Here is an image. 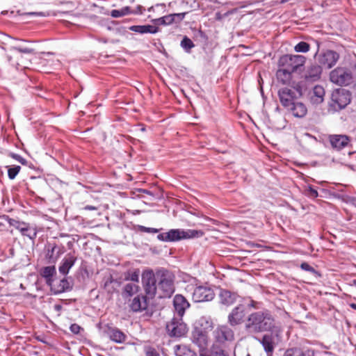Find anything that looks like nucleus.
Segmentation results:
<instances>
[{
    "mask_svg": "<svg viewBox=\"0 0 356 356\" xmlns=\"http://www.w3.org/2000/svg\"><path fill=\"white\" fill-rule=\"evenodd\" d=\"M175 356H197V354L185 345H176L174 346Z\"/></svg>",
    "mask_w": 356,
    "mask_h": 356,
    "instance_id": "31",
    "label": "nucleus"
},
{
    "mask_svg": "<svg viewBox=\"0 0 356 356\" xmlns=\"http://www.w3.org/2000/svg\"><path fill=\"white\" fill-rule=\"evenodd\" d=\"M220 302L225 305L229 306L236 302L238 295L236 293L228 290H221L220 292Z\"/></svg>",
    "mask_w": 356,
    "mask_h": 356,
    "instance_id": "26",
    "label": "nucleus"
},
{
    "mask_svg": "<svg viewBox=\"0 0 356 356\" xmlns=\"http://www.w3.org/2000/svg\"><path fill=\"white\" fill-rule=\"evenodd\" d=\"M159 232V229L153 228V227H148V230L147 233H151V234H156Z\"/></svg>",
    "mask_w": 356,
    "mask_h": 356,
    "instance_id": "52",
    "label": "nucleus"
},
{
    "mask_svg": "<svg viewBox=\"0 0 356 356\" xmlns=\"http://www.w3.org/2000/svg\"><path fill=\"white\" fill-rule=\"evenodd\" d=\"M287 109L291 112L294 117L298 118H303L307 113L306 106L302 102H297V100Z\"/></svg>",
    "mask_w": 356,
    "mask_h": 356,
    "instance_id": "25",
    "label": "nucleus"
},
{
    "mask_svg": "<svg viewBox=\"0 0 356 356\" xmlns=\"http://www.w3.org/2000/svg\"><path fill=\"white\" fill-rule=\"evenodd\" d=\"M264 350L269 353H272L274 350L273 341L270 335L265 334L260 340Z\"/></svg>",
    "mask_w": 356,
    "mask_h": 356,
    "instance_id": "34",
    "label": "nucleus"
},
{
    "mask_svg": "<svg viewBox=\"0 0 356 356\" xmlns=\"http://www.w3.org/2000/svg\"><path fill=\"white\" fill-rule=\"evenodd\" d=\"M141 131H145V128L143 127V128L141 129Z\"/></svg>",
    "mask_w": 356,
    "mask_h": 356,
    "instance_id": "61",
    "label": "nucleus"
},
{
    "mask_svg": "<svg viewBox=\"0 0 356 356\" xmlns=\"http://www.w3.org/2000/svg\"><path fill=\"white\" fill-rule=\"evenodd\" d=\"M156 272L147 270L143 273L142 284L145 292V296L149 299L154 298L158 293V285Z\"/></svg>",
    "mask_w": 356,
    "mask_h": 356,
    "instance_id": "6",
    "label": "nucleus"
},
{
    "mask_svg": "<svg viewBox=\"0 0 356 356\" xmlns=\"http://www.w3.org/2000/svg\"><path fill=\"white\" fill-rule=\"evenodd\" d=\"M292 72L284 67H279L276 72V77L278 82L284 85H289L292 80Z\"/></svg>",
    "mask_w": 356,
    "mask_h": 356,
    "instance_id": "27",
    "label": "nucleus"
},
{
    "mask_svg": "<svg viewBox=\"0 0 356 356\" xmlns=\"http://www.w3.org/2000/svg\"><path fill=\"white\" fill-rule=\"evenodd\" d=\"M289 1V0H281V2H282V3H284V2H286V1Z\"/></svg>",
    "mask_w": 356,
    "mask_h": 356,
    "instance_id": "59",
    "label": "nucleus"
},
{
    "mask_svg": "<svg viewBox=\"0 0 356 356\" xmlns=\"http://www.w3.org/2000/svg\"><path fill=\"white\" fill-rule=\"evenodd\" d=\"M56 273V267L54 265H52L44 267L41 270V275L45 278L47 284L51 286L53 277Z\"/></svg>",
    "mask_w": 356,
    "mask_h": 356,
    "instance_id": "30",
    "label": "nucleus"
},
{
    "mask_svg": "<svg viewBox=\"0 0 356 356\" xmlns=\"http://www.w3.org/2000/svg\"><path fill=\"white\" fill-rule=\"evenodd\" d=\"M181 47L186 53H191V49L195 47L193 42L186 35L184 36L181 42Z\"/></svg>",
    "mask_w": 356,
    "mask_h": 356,
    "instance_id": "36",
    "label": "nucleus"
},
{
    "mask_svg": "<svg viewBox=\"0 0 356 356\" xmlns=\"http://www.w3.org/2000/svg\"><path fill=\"white\" fill-rule=\"evenodd\" d=\"M107 335L109 339L116 343H122L125 342L127 335L117 327H108L107 330Z\"/></svg>",
    "mask_w": 356,
    "mask_h": 356,
    "instance_id": "22",
    "label": "nucleus"
},
{
    "mask_svg": "<svg viewBox=\"0 0 356 356\" xmlns=\"http://www.w3.org/2000/svg\"><path fill=\"white\" fill-rule=\"evenodd\" d=\"M192 341L200 349H204L207 346V335L202 330L195 328L192 333Z\"/></svg>",
    "mask_w": 356,
    "mask_h": 356,
    "instance_id": "21",
    "label": "nucleus"
},
{
    "mask_svg": "<svg viewBox=\"0 0 356 356\" xmlns=\"http://www.w3.org/2000/svg\"><path fill=\"white\" fill-rule=\"evenodd\" d=\"M9 155L10 157L19 162L22 165H26L27 163V161L18 154L11 152Z\"/></svg>",
    "mask_w": 356,
    "mask_h": 356,
    "instance_id": "44",
    "label": "nucleus"
},
{
    "mask_svg": "<svg viewBox=\"0 0 356 356\" xmlns=\"http://www.w3.org/2000/svg\"><path fill=\"white\" fill-rule=\"evenodd\" d=\"M21 234L22 236H26L33 241L37 237L38 231L36 227H32L27 223L26 227L22 229Z\"/></svg>",
    "mask_w": 356,
    "mask_h": 356,
    "instance_id": "35",
    "label": "nucleus"
},
{
    "mask_svg": "<svg viewBox=\"0 0 356 356\" xmlns=\"http://www.w3.org/2000/svg\"><path fill=\"white\" fill-rule=\"evenodd\" d=\"M187 13H173L163 16L159 18L154 19L152 20L153 24L158 27V26H168L173 23H179L185 17Z\"/></svg>",
    "mask_w": 356,
    "mask_h": 356,
    "instance_id": "12",
    "label": "nucleus"
},
{
    "mask_svg": "<svg viewBox=\"0 0 356 356\" xmlns=\"http://www.w3.org/2000/svg\"><path fill=\"white\" fill-rule=\"evenodd\" d=\"M350 92L346 89H337L332 94V106L335 109L344 108L350 102Z\"/></svg>",
    "mask_w": 356,
    "mask_h": 356,
    "instance_id": "10",
    "label": "nucleus"
},
{
    "mask_svg": "<svg viewBox=\"0 0 356 356\" xmlns=\"http://www.w3.org/2000/svg\"><path fill=\"white\" fill-rule=\"evenodd\" d=\"M353 204L356 207V197L353 199Z\"/></svg>",
    "mask_w": 356,
    "mask_h": 356,
    "instance_id": "58",
    "label": "nucleus"
},
{
    "mask_svg": "<svg viewBox=\"0 0 356 356\" xmlns=\"http://www.w3.org/2000/svg\"><path fill=\"white\" fill-rule=\"evenodd\" d=\"M214 336L219 343L232 341L234 338V331L227 325H220L214 331Z\"/></svg>",
    "mask_w": 356,
    "mask_h": 356,
    "instance_id": "16",
    "label": "nucleus"
},
{
    "mask_svg": "<svg viewBox=\"0 0 356 356\" xmlns=\"http://www.w3.org/2000/svg\"><path fill=\"white\" fill-rule=\"evenodd\" d=\"M314 351L311 350H303L300 348H293L287 349L284 356H314Z\"/></svg>",
    "mask_w": 356,
    "mask_h": 356,
    "instance_id": "32",
    "label": "nucleus"
},
{
    "mask_svg": "<svg viewBox=\"0 0 356 356\" xmlns=\"http://www.w3.org/2000/svg\"><path fill=\"white\" fill-rule=\"evenodd\" d=\"M72 289L71 283L67 278H63L60 280L59 284L57 286L51 287L54 294H59L65 291H67Z\"/></svg>",
    "mask_w": 356,
    "mask_h": 356,
    "instance_id": "33",
    "label": "nucleus"
},
{
    "mask_svg": "<svg viewBox=\"0 0 356 356\" xmlns=\"http://www.w3.org/2000/svg\"><path fill=\"white\" fill-rule=\"evenodd\" d=\"M129 30L138 33L145 34L151 33L155 34L159 31V28L149 24L146 25H133L129 27Z\"/></svg>",
    "mask_w": 356,
    "mask_h": 356,
    "instance_id": "24",
    "label": "nucleus"
},
{
    "mask_svg": "<svg viewBox=\"0 0 356 356\" xmlns=\"http://www.w3.org/2000/svg\"><path fill=\"white\" fill-rule=\"evenodd\" d=\"M216 19H218V20H220L222 18V16L220 14V13H216Z\"/></svg>",
    "mask_w": 356,
    "mask_h": 356,
    "instance_id": "55",
    "label": "nucleus"
},
{
    "mask_svg": "<svg viewBox=\"0 0 356 356\" xmlns=\"http://www.w3.org/2000/svg\"><path fill=\"white\" fill-rule=\"evenodd\" d=\"M144 350L145 356H161L159 352L152 346H145Z\"/></svg>",
    "mask_w": 356,
    "mask_h": 356,
    "instance_id": "40",
    "label": "nucleus"
},
{
    "mask_svg": "<svg viewBox=\"0 0 356 356\" xmlns=\"http://www.w3.org/2000/svg\"><path fill=\"white\" fill-rule=\"evenodd\" d=\"M278 96L282 105L286 109L298 99L294 90L287 87L278 90Z\"/></svg>",
    "mask_w": 356,
    "mask_h": 356,
    "instance_id": "13",
    "label": "nucleus"
},
{
    "mask_svg": "<svg viewBox=\"0 0 356 356\" xmlns=\"http://www.w3.org/2000/svg\"><path fill=\"white\" fill-rule=\"evenodd\" d=\"M229 12H228V13H226L224 15H225V16H227V15H229Z\"/></svg>",
    "mask_w": 356,
    "mask_h": 356,
    "instance_id": "62",
    "label": "nucleus"
},
{
    "mask_svg": "<svg viewBox=\"0 0 356 356\" xmlns=\"http://www.w3.org/2000/svg\"><path fill=\"white\" fill-rule=\"evenodd\" d=\"M245 307L243 305H238L229 314L227 321L231 326L234 327L245 323Z\"/></svg>",
    "mask_w": 356,
    "mask_h": 356,
    "instance_id": "11",
    "label": "nucleus"
},
{
    "mask_svg": "<svg viewBox=\"0 0 356 356\" xmlns=\"http://www.w3.org/2000/svg\"><path fill=\"white\" fill-rule=\"evenodd\" d=\"M325 95L324 88L319 85L315 86L312 90V95L311 96V101L314 104H320L323 101Z\"/></svg>",
    "mask_w": 356,
    "mask_h": 356,
    "instance_id": "29",
    "label": "nucleus"
},
{
    "mask_svg": "<svg viewBox=\"0 0 356 356\" xmlns=\"http://www.w3.org/2000/svg\"><path fill=\"white\" fill-rule=\"evenodd\" d=\"M138 229L141 232H147L148 227L143 225H138Z\"/></svg>",
    "mask_w": 356,
    "mask_h": 356,
    "instance_id": "51",
    "label": "nucleus"
},
{
    "mask_svg": "<svg viewBox=\"0 0 356 356\" xmlns=\"http://www.w3.org/2000/svg\"><path fill=\"white\" fill-rule=\"evenodd\" d=\"M322 67L318 64H312L307 66L303 74L304 79L309 83H313L321 79Z\"/></svg>",
    "mask_w": 356,
    "mask_h": 356,
    "instance_id": "14",
    "label": "nucleus"
},
{
    "mask_svg": "<svg viewBox=\"0 0 356 356\" xmlns=\"http://www.w3.org/2000/svg\"><path fill=\"white\" fill-rule=\"evenodd\" d=\"M187 289L191 291L192 299L195 302L211 301L215 297L213 290L207 285L188 286Z\"/></svg>",
    "mask_w": 356,
    "mask_h": 356,
    "instance_id": "4",
    "label": "nucleus"
},
{
    "mask_svg": "<svg viewBox=\"0 0 356 356\" xmlns=\"http://www.w3.org/2000/svg\"><path fill=\"white\" fill-rule=\"evenodd\" d=\"M126 280H131L134 282H138L139 281V270H136L132 273H128L125 277Z\"/></svg>",
    "mask_w": 356,
    "mask_h": 356,
    "instance_id": "41",
    "label": "nucleus"
},
{
    "mask_svg": "<svg viewBox=\"0 0 356 356\" xmlns=\"http://www.w3.org/2000/svg\"><path fill=\"white\" fill-rule=\"evenodd\" d=\"M195 36L197 38H200L204 42H206L208 40L207 34L202 30H198L195 34Z\"/></svg>",
    "mask_w": 356,
    "mask_h": 356,
    "instance_id": "48",
    "label": "nucleus"
},
{
    "mask_svg": "<svg viewBox=\"0 0 356 356\" xmlns=\"http://www.w3.org/2000/svg\"><path fill=\"white\" fill-rule=\"evenodd\" d=\"M349 306H350L352 309H356V303H350V304L349 305Z\"/></svg>",
    "mask_w": 356,
    "mask_h": 356,
    "instance_id": "56",
    "label": "nucleus"
},
{
    "mask_svg": "<svg viewBox=\"0 0 356 356\" xmlns=\"http://www.w3.org/2000/svg\"><path fill=\"white\" fill-rule=\"evenodd\" d=\"M330 79L338 86H348L353 81V74L347 68L337 67L330 72Z\"/></svg>",
    "mask_w": 356,
    "mask_h": 356,
    "instance_id": "7",
    "label": "nucleus"
},
{
    "mask_svg": "<svg viewBox=\"0 0 356 356\" xmlns=\"http://www.w3.org/2000/svg\"><path fill=\"white\" fill-rule=\"evenodd\" d=\"M166 329L171 337H180L187 332V326L182 321V316L174 317L170 323L166 325Z\"/></svg>",
    "mask_w": 356,
    "mask_h": 356,
    "instance_id": "9",
    "label": "nucleus"
},
{
    "mask_svg": "<svg viewBox=\"0 0 356 356\" xmlns=\"http://www.w3.org/2000/svg\"><path fill=\"white\" fill-rule=\"evenodd\" d=\"M202 234V232L200 230L172 229L167 232L159 234L156 238L163 242H176L184 239L199 237Z\"/></svg>",
    "mask_w": 356,
    "mask_h": 356,
    "instance_id": "3",
    "label": "nucleus"
},
{
    "mask_svg": "<svg viewBox=\"0 0 356 356\" xmlns=\"http://www.w3.org/2000/svg\"><path fill=\"white\" fill-rule=\"evenodd\" d=\"M158 294L161 298H170L175 292V275L164 268L156 270Z\"/></svg>",
    "mask_w": 356,
    "mask_h": 356,
    "instance_id": "2",
    "label": "nucleus"
},
{
    "mask_svg": "<svg viewBox=\"0 0 356 356\" xmlns=\"http://www.w3.org/2000/svg\"><path fill=\"white\" fill-rule=\"evenodd\" d=\"M143 13V7L138 6L136 9H131L129 6H124L119 10H113L111 15L113 17L118 18L129 14H141Z\"/></svg>",
    "mask_w": 356,
    "mask_h": 356,
    "instance_id": "23",
    "label": "nucleus"
},
{
    "mask_svg": "<svg viewBox=\"0 0 356 356\" xmlns=\"http://www.w3.org/2000/svg\"><path fill=\"white\" fill-rule=\"evenodd\" d=\"M310 49V45L304 41H301L298 42L297 44L294 47V50L296 52L298 53H307Z\"/></svg>",
    "mask_w": 356,
    "mask_h": 356,
    "instance_id": "37",
    "label": "nucleus"
},
{
    "mask_svg": "<svg viewBox=\"0 0 356 356\" xmlns=\"http://www.w3.org/2000/svg\"><path fill=\"white\" fill-rule=\"evenodd\" d=\"M306 62V57L302 55L285 54L278 60V67H284L293 73L302 67Z\"/></svg>",
    "mask_w": 356,
    "mask_h": 356,
    "instance_id": "5",
    "label": "nucleus"
},
{
    "mask_svg": "<svg viewBox=\"0 0 356 356\" xmlns=\"http://www.w3.org/2000/svg\"><path fill=\"white\" fill-rule=\"evenodd\" d=\"M21 167L19 165H13L8 168V176L10 179H14L19 172Z\"/></svg>",
    "mask_w": 356,
    "mask_h": 356,
    "instance_id": "38",
    "label": "nucleus"
},
{
    "mask_svg": "<svg viewBox=\"0 0 356 356\" xmlns=\"http://www.w3.org/2000/svg\"><path fill=\"white\" fill-rule=\"evenodd\" d=\"M77 258L72 253H68L67 255L62 259L60 266L58 267V271L63 275H67L70 270L73 267L75 264Z\"/></svg>",
    "mask_w": 356,
    "mask_h": 356,
    "instance_id": "20",
    "label": "nucleus"
},
{
    "mask_svg": "<svg viewBox=\"0 0 356 356\" xmlns=\"http://www.w3.org/2000/svg\"><path fill=\"white\" fill-rule=\"evenodd\" d=\"M139 286L135 283H127L126 284L122 291V296L123 298L127 299L136 294L138 292Z\"/></svg>",
    "mask_w": 356,
    "mask_h": 356,
    "instance_id": "28",
    "label": "nucleus"
},
{
    "mask_svg": "<svg viewBox=\"0 0 356 356\" xmlns=\"http://www.w3.org/2000/svg\"><path fill=\"white\" fill-rule=\"evenodd\" d=\"M291 89L294 90L298 99L302 95V88L300 83H296Z\"/></svg>",
    "mask_w": 356,
    "mask_h": 356,
    "instance_id": "45",
    "label": "nucleus"
},
{
    "mask_svg": "<svg viewBox=\"0 0 356 356\" xmlns=\"http://www.w3.org/2000/svg\"><path fill=\"white\" fill-rule=\"evenodd\" d=\"M305 194L309 198L315 199L318 197V193L316 189L314 188L312 186H307L305 190Z\"/></svg>",
    "mask_w": 356,
    "mask_h": 356,
    "instance_id": "39",
    "label": "nucleus"
},
{
    "mask_svg": "<svg viewBox=\"0 0 356 356\" xmlns=\"http://www.w3.org/2000/svg\"><path fill=\"white\" fill-rule=\"evenodd\" d=\"M318 51H319V43L318 42L317 43V50L314 55V57H316L318 56V63L321 65H323L328 69L332 68L334 65H335V64L337 63V62L338 61V60L339 58V54L333 50H326V51L321 53L320 54H318Z\"/></svg>",
    "mask_w": 356,
    "mask_h": 356,
    "instance_id": "8",
    "label": "nucleus"
},
{
    "mask_svg": "<svg viewBox=\"0 0 356 356\" xmlns=\"http://www.w3.org/2000/svg\"><path fill=\"white\" fill-rule=\"evenodd\" d=\"M244 327L250 334L273 332L275 328V319L270 310L264 309L250 313L245 321Z\"/></svg>",
    "mask_w": 356,
    "mask_h": 356,
    "instance_id": "1",
    "label": "nucleus"
},
{
    "mask_svg": "<svg viewBox=\"0 0 356 356\" xmlns=\"http://www.w3.org/2000/svg\"><path fill=\"white\" fill-rule=\"evenodd\" d=\"M353 284H354L355 286H356V280H353Z\"/></svg>",
    "mask_w": 356,
    "mask_h": 356,
    "instance_id": "60",
    "label": "nucleus"
},
{
    "mask_svg": "<svg viewBox=\"0 0 356 356\" xmlns=\"http://www.w3.org/2000/svg\"><path fill=\"white\" fill-rule=\"evenodd\" d=\"M70 330L74 334H78L81 331L83 330V328L81 327L79 325L76 323H73L70 327Z\"/></svg>",
    "mask_w": 356,
    "mask_h": 356,
    "instance_id": "46",
    "label": "nucleus"
},
{
    "mask_svg": "<svg viewBox=\"0 0 356 356\" xmlns=\"http://www.w3.org/2000/svg\"><path fill=\"white\" fill-rule=\"evenodd\" d=\"M6 222L9 224L10 226L14 227L15 229L20 225V221L11 218L8 216H3Z\"/></svg>",
    "mask_w": 356,
    "mask_h": 356,
    "instance_id": "43",
    "label": "nucleus"
},
{
    "mask_svg": "<svg viewBox=\"0 0 356 356\" xmlns=\"http://www.w3.org/2000/svg\"><path fill=\"white\" fill-rule=\"evenodd\" d=\"M46 248L45 259L48 264H56L60 255L64 253V247H58L56 243H49Z\"/></svg>",
    "mask_w": 356,
    "mask_h": 356,
    "instance_id": "15",
    "label": "nucleus"
},
{
    "mask_svg": "<svg viewBox=\"0 0 356 356\" xmlns=\"http://www.w3.org/2000/svg\"><path fill=\"white\" fill-rule=\"evenodd\" d=\"M26 224L27 222L20 221V225L17 227V229H18L21 233L22 229L26 227Z\"/></svg>",
    "mask_w": 356,
    "mask_h": 356,
    "instance_id": "50",
    "label": "nucleus"
},
{
    "mask_svg": "<svg viewBox=\"0 0 356 356\" xmlns=\"http://www.w3.org/2000/svg\"><path fill=\"white\" fill-rule=\"evenodd\" d=\"M139 193H145V194H147L149 195H151L152 197H154V194L152 191H148L147 189H144V188H138L137 190Z\"/></svg>",
    "mask_w": 356,
    "mask_h": 356,
    "instance_id": "49",
    "label": "nucleus"
},
{
    "mask_svg": "<svg viewBox=\"0 0 356 356\" xmlns=\"http://www.w3.org/2000/svg\"><path fill=\"white\" fill-rule=\"evenodd\" d=\"M84 209L85 210H89V211H94V210H97V208L94 206H91V205H86L85 207H84Z\"/></svg>",
    "mask_w": 356,
    "mask_h": 356,
    "instance_id": "53",
    "label": "nucleus"
},
{
    "mask_svg": "<svg viewBox=\"0 0 356 356\" xmlns=\"http://www.w3.org/2000/svg\"><path fill=\"white\" fill-rule=\"evenodd\" d=\"M331 146L337 150L347 147L350 143V138L346 135L333 134L329 136Z\"/></svg>",
    "mask_w": 356,
    "mask_h": 356,
    "instance_id": "19",
    "label": "nucleus"
},
{
    "mask_svg": "<svg viewBox=\"0 0 356 356\" xmlns=\"http://www.w3.org/2000/svg\"><path fill=\"white\" fill-rule=\"evenodd\" d=\"M147 297L144 295H137L129 304L130 309L134 312L145 310L148 307Z\"/></svg>",
    "mask_w": 356,
    "mask_h": 356,
    "instance_id": "18",
    "label": "nucleus"
},
{
    "mask_svg": "<svg viewBox=\"0 0 356 356\" xmlns=\"http://www.w3.org/2000/svg\"><path fill=\"white\" fill-rule=\"evenodd\" d=\"M173 306L176 314V316H182L185 314V311L190 306L188 302L184 296L177 294L173 298Z\"/></svg>",
    "mask_w": 356,
    "mask_h": 356,
    "instance_id": "17",
    "label": "nucleus"
},
{
    "mask_svg": "<svg viewBox=\"0 0 356 356\" xmlns=\"http://www.w3.org/2000/svg\"><path fill=\"white\" fill-rule=\"evenodd\" d=\"M14 49L17 51L18 52L24 53V54H31L33 51L32 49H30V48H28V47H24V48H22V47H14Z\"/></svg>",
    "mask_w": 356,
    "mask_h": 356,
    "instance_id": "47",
    "label": "nucleus"
},
{
    "mask_svg": "<svg viewBox=\"0 0 356 356\" xmlns=\"http://www.w3.org/2000/svg\"><path fill=\"white\" fill-rule=\"evenodd\" d=\"M256 302L254 300H252L250 304L249 305L250 307H256L255 306Z\"/></svg>",
    "mask_w": 356,
    "mask_h": 356,
    "instance_id": "57",
    "label": "nucleus"
},
{
    "mask_svg": "<svg viewBox=\"0 0 356 356\" xmlns=\"http://www.w3.org/2000/svg\"><path fill=\"white\" fill-rule=\"evenodd\" d=\"M300 268L305 271L309 272L312 274L318 273V272L307 262H302L300 264Z\"/></svg>",
    "mask_w": 356,
    "mask_h": 356,
    "instance_id": "42",
    "label": "nucleus"
},
{
    "mask_svg": "<svg viewBox=\"0 0 356 356\" xmlns=\"http://www.w3.org/2000/svg\"><path fill=\"white\" fill-rule=\"evenodd\" d=\"M54 308L55 311L60 312L62 309L63 307L61 305L57 304L54 306Z\"/></svg>",
    "mask_w": 356,
    "mask_h": 356,
    "instance_id": "54",
    "label": "nucleus"
}]
</instances>
